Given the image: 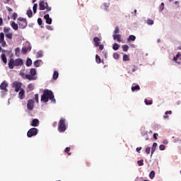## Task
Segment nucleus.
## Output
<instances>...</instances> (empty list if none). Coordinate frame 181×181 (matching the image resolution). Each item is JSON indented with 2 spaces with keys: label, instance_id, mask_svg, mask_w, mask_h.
<instances>
[{
  "label": "nucleus",
  "instance_id": "14",
  "mask_svg": "<svg viewBox=\"0 0 181 181\" xmlns=\"http://www.w3.org/2000/svg\"><path fill=\"white\" fill-rule=\"evenodd\" d=\"M101 41V40L100 39V37H95L93 38V42L95 43V46L96 47H98V46H100V42Z\"/></svg>",
  "mask_w": 181,
  "mask_h": 181
},
{
  "label": "nucleus",
  "instance_id": "10",
  "mask_svg": "<svg viewBox=\"0 0 181 181\" xmlns=\"http://www.w3.org/2000/svg\"><path fill=\"white\" fill-rule=\"evenodd\" d=\"M178 60H181V54L180 52H178L175 57H173V61L175 62V63H177V64H180V62Z\"/></svg>",
  "mask_w": 181,
  "mask_h": 181
},
{
  "label": "nucleus",
  "instance_id": "15",
  "mask_svg": "<svg viewBox=\"0 0 181 181\" xmlns=\"http://www.w3.org/2000/svg\"><path fill=\"white\" fill-rule=\"evenodd\" d=\"M18 98L20 100H23L25 98V90L21 89L18 93Z\"/></svg>",
  "mask_w": 181,
  "mask_h": 181
},
{
  "label": "nucleus",
  "instance_id": "18",
  "mask_svg": "<svg viewBox=\"0 0 181 181\" xmlns=\"http://www.w3.org/2000/svg\"><path fill=\"white\" fill-rule=\"evenodd\" d=\"M158 146V143H153V146L151 147V156H152V155H153V153L155 152V151H156V148Z\"/></svg>",
  "mask_w": 181,
  "mask_h": 181
},
{
  "label": "nucleus",
  "instance_id": "44",
  "mask_svg": "<svg viewBox=\"0 0 181 181\" xmlns=\"http://www.w3.org/2000/svg\"><path fill=\"white\" fill-rule=\"evenodd\" d=\"M28 88H29V90H30L31 91L33 90V89L35 88L34 86H33V84L32 83H30L28 84Z\"/></svg>",
  "mask_w": 181,
  "mask_h": 181
},
{
  "label": "nucleus",
  "instance_id": "63",
  "mask_svg": "<svg viewBox=\"0 0 181 181\" xmlns=\"http://www.w3.org/2000/svg\"><path fill=\"white\" fill-rule=\"evenodd\" d=\"M36 2V0H33V4H35Z\"/></svg>",
  "mask_w": 181,
  "mask_h": 181
},
{
  "label": "nucleus",
  "instance_id": "24",
  "mask_svg": "<svg viewBox=\"0 0 181 181\" xmlns=\"http://www.w3.org/2000/svg\"><path fill=\"white\" fill-rule=\"evenodd\" d=\"M25 78L27 80H36V77L29 74L25 75Z\"/></svg>",
  "mask_w": 181,
  "mask_h": 181
},
{
  "label": "nucleus",
  "instance_id": "38",
  "mask_svg": "<svg viewBox=\"0 0 181 181\" xmlns=\"http://www.w3.org/2000/svg\"><path fill=\"white\" fill-rule=\"evenodd\" d=\"M70 147H66L64 150V152L66 153H68L69 156L71 155V153L70 152Z\"/></svg>",
  "mask_w": 181,
  "mask_h": 181
},
{
  "label": "nucleus",
  "instance_id": "60",
  "mask_svg": "<svg viewBox=\"0 0 181 181\" xmlns=\"http://www.w3.org/2000/svg\"><path fill=\"white\" fill-rule=\"evenodd\" d=\"M1 52H3V53H6V52H8L7 50H5V49H1Z\"/></svg>",
  "mask_w": 181,
  "mask_h": 181
},
{
  "label": "nucleus",
  "instance_id": "13",
  "mask_svg": "<svg viewBox=\"0 0 181 181\" xmlns=\"http://www.w3.org/2000/svg\"><path fill=\"white\" fill-rule=\"evenodd\" d=\"M112 37L114 40H117L118 43H121V35L119 34H115L112 35Z\"/></svg>",
  "mask_w": 181,
  "mask_h": 181
},
{
  "label": "nucleus",
  "instance_id": "58",
  "mask_svg": "<svg viewBox=\"0 0 181 181\" xmlns=\"http://www.w3.org/2000/svg\"><path fill=\"white\" fill-rule=\"evenodd\" d=\"M163 144H164V145H168V140H164V141H163Z\"/></svg>",
  "mask_w": 181,
  "mask_h": 181
},
{
  "label": "nucleus",
  "instance_id": "21",
  "mask_svg": "<svg viewBox=\"0 0 181 181\" xmlns=\"http://www.w3.org/2000/svg\"><path fill=\"white\" fill-rule=\"evenodd\" d=\"M141 90V87L139 85H136L135 86H132V91H139Z\"/></svg>",
  "mask_w": 181,
  "mask_h": 181
},
{
  "label": "nucleus",
  "instance_id": "40",
  "mask_svg": "<svg viewBox=\"0 0 181 181\" xmlns=\"http://www.w3.org/2000/svg\"><path fill=\"white\" fill-rule=\"evenodd\" d=\"M2 40H5V35L4 34V33H0V42Z\"/></svg>",
  "mask_w": 181,
  "mask_h": 181
},
{
  "label": "nucleus",
  "instance_id": "12",
  "mask_svg": "<svg viewBox=\"0 0 181 181\" xmlns=\"http://www.w3.org/2000/svg\"><path fill=\"white\" fill-rule=\"evenodd\" d=\"M8 67L11 69L15 67V59H13V58L10 59L8 61Z\"/></svg>",
  "mask_w": 181,
  "mask_h": 181
},
{
  "label": "nucleus",
  "instance_id": "28",
  "mask_svg": "<svg viewBox=\"0 0 181 181\" xmlns=\"http://www.w3.org/2000/svg\"><path fill=\"white\" fill-rule=\"evenodd\" d=\"M168 115H172L171 110L166 111V112H165V116H164V118H165V119L169 118V116H168Z\"/></svg>",
  "mask_w": 181,
  "mask_h": 181
},
{
  "label": "nucleus",
  "instance_id": "26",
  "mask_svg": "<svg viewBox=\"0 0 181 181\" xmlns=\"http://www.w3.org/2000/svg\"><path fill=\"white\" fill-rule=\"evenodd\" d=\"M30 75L33 76H36V69L32 68L30 70Z\"/></svg>",
  "mask_w": 181,
  "mask_h": 181
},
{
  "label": "nucleus",
  "instance_id": "22",
  "mask_svg": "<svg viewBox=\"0 0 181 181\" xmlns=\"http://www.w3.org/2000/svg\"><path fill=\"white\" fill-rule=\"evenodd\" d=\"M53 80H57L59 78V72L57 71H54L53 74Z\"/></svg>",
  "mask_w": 181,
  "mask_h": 181
},
{
  "label": "nucleus",
  "instance_id": "9",
  "mask_svg": "<svg viewBox=\"0 0 181 181\" xmlns=\"http://www.w3.org/2000/svg\"><path fill=\"white\" fill-rule=\"evenodd\" d=\"M14 62H15V66L16 67H18L19 66H23V59L21 58H17L16 60H14Z\"/></svg>",
  "mask_w": 181,
  "mask_h": 181
},
{
  "label": "nucleus",
  "instance_id": "30",
  "mask_svg": "<svg viewBox=\"0 0 181 181\" xmlns=\"http://www.w3.org/2000/svg\"><path fill=\"white\" fill-rule=\"evenodd\" d=\"M112 49L113 50H118V49H119V45L115 43L112 46Z\"/></svg>",
  "mask_w": 181,
  "mask_h": 181
},
{
  "label": "nucleus",
  "instance_id": "19",
  "mask_svg": "<svg viewBox=\"0 0 181 181\" xmlns=\"http://www.w3.org/2000/svg\"><path fill=\"white\" fill-rule=\"evenodd\" d=\"M1 59L4 64H6V63H8V59H6V55H5V54H1Z\"/></svg>",
  "mask_w": 181,
  "mask_h": 181
},
{
  "label": "nucleus",
  "instance_id": "25",
  "mask_svg": "<svg viewBox=\"0 0 181 181\" xmlns=\"http://www.w3.org/2000/svg\"><path fill=\"white\" fill-rule=\"evenodd\" d=\"M136 71V66L134 65L133 66L129 67V73H134Z\"/></svg>",
  "mask_w": 181,
  "mask_h": 181
},
{
  "label": "nucleus",
  "instance_id": "32",
  "mask_svg": "<svg viewBox=\"0 0 181 181\" xmlns=\"http://www.w3.org/2000/svg\"><path fill=\"white\" fill-rule=\"evenodd\" d=\"M122 49H123V52H128V49H129V47L128 45H124L122 46Z\"/></svg>",
  "mask_w": 181,
  "mask_h": 181
},
{
  "label": "nucleus",
  "instance_id": "33",
  "mask_svg": "<svg viewBox=\"0 0 181 181\" xmlns=\"http://www.w3.org/2000/svg\"><path fill=\"white\" fill-rule=\"evenodd\" d=\"M33 11L34 13H36L37 11V4H34L33 7Z\"/></svg>",
  "mask_w": 181,
  "mask_h": 181
},
{
  "label": "nucleus",
  "instance_id": "29",
  "mask_svg": "<svg viewBox=\"0 0 181 181\" xmlns=\"http://www.w3.org/2000/svg\"><path fill=\"white\" fill-rule=\"evenodd\" d=\"M40 62H42V60H36L34 62V66H35V67H40Z\"/></svg>",
  "mask_w": 181,
  "mask_h": 181
},
{
  "label": "nucleus",
  "instance_id": "56",
  "mask_svg": "<svg viewBox=\"0 0 181 181\" xmlns=\"http://www.w3.org/2000/svg\"><path fill=\"white\" fill-rule=\"evenodd\" d=\"M2 25H4V20L0 17V26H2Z\"/></svg>",
  "mask_w": 181,
  "mask_h": 181
},
{
  "label": "nucleus",
  "instance_id": "5",
  "mask_svg": "<svg viewBox=\"0 0 181 181\" xmlns=\"http://www.w3.org/2000/svg\"><path fill=\"white\" fill-rule=\"evenodd\" d=\"M12 88H15L16 93H19L22 90V83L16 81L12 83Z\"/></svg>",
  "mask_w": 181,
  "mask_h": 181
},
{
  "label": "nucleus",
  "instance_id": "55",
  "mask_svg": "<svg viewBox=\"0 0 181 181\" xmlns=\"http://www.w3.org/2000/svg\"><path fill=\"white\" fill-rule=\"evenodd\" d=\"M158 136H159V134H158V133L153 134V138H154V139H158Z\"/></svg>",
  "mask_w": 181,
  "mask_h": 181
},
{
  "label": "nucleus",
  "instance_id": "2",
  "mask_svg": "<svg viewBox=\"0 0 181 181\" xmlns=\"http://www.w3.org/2000/svg\"><path fill=\"white\" fill-rule=\"evenodd\" d=\"M66 129H67L66 119L62 118L58 123V131L59 132H66Z\"/></svg>",
  "mask_w": 181,
  "mask_h": 181
},
{
  "label": "nucleus",
  "instance_id": "57",
  "mask_svg": "<svg viewBox=\"0 0 181 181\" xmlns=\"http://www.w3.org/2000/svg\"><path fill=\"white\" fill-rule=\"evenodd\" d=\"M52 127H54V128H55V127H57V122H54L52 124Z\"/></svg>",
  "mask_w": 181,
  "mask_h": 181
},
{
  "label": "nucleus",
  "instance_id": "6",
  "mask_svg": "<svg viewBox=\"0 0 181 181\" xmlns=\"http://www.w3.org/2000/svg\"><path fill=\"white\" fill-rule=\"evenodd\" d=\"M35 135H37V129L36 128H31L27 133L28 138H32V136H35Z\"/></svg>",
  "mask_w": 181,
  "mask_h": 181
},
{
  "label": "nucleus",
  "instance_id": "54",
  "mask_svg": "<svg viewBox=\"0 0 181 181\" xmlns=\"http://www.w3.org/2000/svg\"><path fill=\"white\" fill-rule=\"evenodd\" d=\"M103 49H104V45L99 44V50H103Z\"/></svg>",
  "mask_w": 181,
  "mask_h": 181
},
{
  "label": "nucleus",
  "instance_id": "53",
  "mask_svg": "<svg viewBox=\"0 0 181 181\" xmlns=\"http://www.w3.org/2000/svg\"><path fill=\"white\" fill-rule=\"evenodd\" d=\"M142 149V147H137L136 148V152H138V153H141V150Z\"/></svg>",
  "mask_w": 181,
  "mask_h": 181
},
{
  "label": "nucleus",
  "instance_id": "20",
  "mask_svg": "<svg viewBox=\"0 0 181 181\" xmlns=\"http://www.w3.org/2000/svg\"><path fill=\"white\" fill-rule=\"evenodd\" d=\"M136 37H135V35H131L129 36V37L127 38L128 42H134V40H136Z\"/></svg>",
  "mask_w": 181,
  "mask_h": 181
},
{
  "label": "nucleus",
  "instance_id": "46",
  "mask_svg": "<svg viewBox=\"0 0 181 181\" xmlns=\"http://www.w3.org/2000/svg\"><path fill=\"white\" fill-rule=\"evenodd\" d=\"M113 57L117 60L118 59H119V54L118 53H115L113 54Z\"/></svg>",
  "mask_w": 181,
  "mask_h": 181
},
{
  "label": "nucleus",
  "instance_id": "50",
  "mask_svg": "<svg viewBox=\"0 0 181 181\" xmlns=\"http://www.w3.org/2000/svg\"><path fill=\"white\" fill-rule=\"evenodd\" d=\"M160 151H165V145L161 144L159 146Z\"/></svg>",
  "mask_w": 181,
  "mask_h": 181
},
{
  "label": "nucleus",
  "instance_id": "37",
  "mask_svg": "<svg viewBox=\"0 0 181 181\" xmlns=\"http://www.w3.org/2000/svg\"><path fill=\"white\" fill-rule=\"evenodd\" d=\"M13 36V33H9L6 35V37H7V39H12Z\"/></svg>",
  "mask_w": 181,
  "mask_h": 181
},
{
  "label": "nucleus",
  "instance_id": "61",
  "mask_svg": "<svg viewBox=\"0 0 181 181\" xmlns=\"http://www.w3.org/2000/svg\"><path fill=\"white\" fill-rule=\"evenodd\" d=\"M18 52H19V48L16 49V53H18Z\"/></svg>",
  "mask_w": 181,
  "mask_h": 181
},
{
  "label": "nucleus",
  "instance_id": "49",
  "mask_svg": "<svg viewBox=\"0 0 181 181\" xmlns=\"http://www.w3.org/2000/svg\"><path fill=\"white\" fill-rule=\"evenodd\" d=\"M9 30H11V28H6V27H5V28H4V33H8V32H9Z\"/></svg>",
  "mask_w": 181,
  "mask_h": 181
},
{
  "label": "nucleus",
  "instance_id": "11",
  "mask_svg": "<svg viewBox=\"0 0 181 181\" xmlns=\"http://www.w3.org/2000/svg\"><path fill=\"white\" fill-rule=\"evenodd\" d=\"M44 18L45 19L47 25H52V18H50V16L49 14L45 15Z\"/></svg>",
  "mask_w": 181,
  "mask_h": 181
},
{
  "label": "nucleus",
  "instance_id": "17",
  "mask_svg": "<svg viewBox=\"0 0 181 181\" xmlns=\"http://www.w3.org/2000/svg\"><path fill=\"white\" fill-rule=\"evenodd\" d=\"M11 26L13 29V30H18V29H19V25L14 21L11 22Z\"/></svg>",
  "mask_w": 181,
  "mask_h": 181
},
{
  "label": "nucleus",
  "instance_id": "52",
  "mask_svg": "<svg viewBox=\"0 0 181 181\" xmlns=\"http://www.w3.org/2000/svg\"><path fill=\"white\" fill-rule=\"evenodd\" d=\"M37 23H38V25H40V26L42 25V18H39L37 19Z\"/></svg>",
  "mask_w": 181,
  "mask_h": 181
},
{
  "label": "nucleus",
  "instance_id": "36",
  "mask_svg": "<svg viewBox=\"0 0 181 181\" xmlns=\"http://www.w3.org/2000/svg\"><path fill=\"white\" fill-rule=\"evenodd\" d=\"M149 177L150 179H153V177H155V171L153 170L151 171L149 174Z\"/></svg>",
  "mask_w": 181,
  "mask_h": 181
},
{
  "label": "nucleus",
  "instance_id": "51",
  "mask_svg": "<svg viewBox=\"0 0 181 181\" xmlns=\"http://www.w3.org/2000/svg\"><path fill=\"white\" fill-rule=\"evenodd\" d=\"M35 100L36 103H39V95H37V94L35 95Z\"/></svg>",
  "mask_w": 181,
  "mask_h": 181
},
{
  "label": "nucleus",
  "instance_id": "8",
  "mask_svg": "<svg viewBox=\"0 0 181 181\" xmlns=\"http://www.w3.org/2000/svg\"><path fill=\"white\" fill-rule=\"evenodd\" d=\"M34 104H35V102L33 101V100L32 99L28 100V104H27V108L28 110H29V111H32V110H33Z\"/></svg>",
  "mask_w": 181,
  "mask_h": 181
},
{
  "label": "nucleus",
  "instance_id": "4",
  "mask_svg": "<svg viewBox=\"0 0 181 181\" xmlns=\"http://www.w3.org/2000/svg\"><path fill=\"white\" fill-rule=\"evenodd\" d=\"M18 21H20L18 23V26H19L20 29H25V28H26V26H28V21L26 20V18L20 17L18 18Z\"/></svg>",
  "mask_w": 181,
  "mask_h": 181
},
{
  "label": "nucleus",
  "instance_id": "34",
  "mask_svg": "<svg viewBox=\"0 0 181 181\" xmlns=\"http://www.w3.org/2000/svg\"><path fill=\"white\" fill-rule=\"evenodd\" d=\"M27 15H28V18H32L33 13L32 12V11L30 9H29L27 11Z\"/></svg>",
  "mask_w": 181,
  "mask_h": 181
},
{
  "label": "nucleus",
  "instance_id": "35",
  "mask_svg": "<svg viewBox=\"0 0 181 181\" xmlns=\"http://www.w3.org/2000/svg\"><path fill=\"white\" fill-rule=\"evenodd\" d=\"M146 105H152V100H148L147 99L144 100Z\"/></svg>",
  "mask_w": 181,
  "mask_h": 181
},
{
  "label": "nucleus",
  "instance_id": "48",
  "mask_svg": "<svg viewBox=\"0 0 181 181\" xmlns=\"http://www.w3.org/2000/svg\"><path fill=\"white\" fill-rule=\"evenodd\" d=\"M12 18H13V21H16V18H18V13H13L12 15Z\"/></svg>",
  "mask_w": 181,
  "mask_h": 181
},
{
  "label": "nucleus",
  "instance_id": "62",
  "mask_svg": "<svg viewBox=\"0 0 181 181\" xmlns=\"http://www.w3.org/2000/svg\"><path fill=\"white\" fill-rule=\"evenodd\" d=\"M105 57L107 59V53L105 52Z\"/></svg>",
  "mask_w": 181,
  "mask_h": 181
},
{
  "label": "nucleus",
  "instance_id": "43",
  "mask_svg": "<svg viewBox=\"0 0 181 181\" xmlns=\"http://www.w3.org/2000/svg\"><path fill=\"white\" fill-rule=\"evenodd\" d=\"M0 43L2 46V47H5V46H6V41L5 40H3L2 41H0Z\"/></svg>",
  "mask_w": 181,
  "mask_h": 181
},
{
  "label": "nucleus",
  "instance_id": "45",
  "mask_svg": "<svg viewBox=\"0 0 181 181\" xmlns=\"http://www.w3.org/2000/svg\"><path fill=\"white\" fill-rule=\"evenodd\" d=\"M145 151L146 153H147V155H149V153H151V147H146Z\"/></svg>",
  "mask_w": 181,
  "mask_h": 181
},
{
  "label": "nucleus",
  "instance_id": "7",
  "mask_svg": "<svg viewBox=\"0 0 181 181\" xmlns=\"http://www.w3.org/2000/svg\"><path fill=\"white\" fill-rule=\"evenodd\" d=\"M8 83L6 81H4L0 85V90H1V93H8Z\"/></svg>",
  "mask_w": 181,
  "mask_h": 181
},
{
  "label": "nucleus",
  "instance_id": "23",
  "mask_svg": "<svg viewBox=\"0 0 181 181\" xmlns=\"http://www.w3.org/2000/svg\"><path fill=\"white\" fill-rule=\"evenodd\" d=\"M25 65L27 66V67H30V66H32V59H30V58L27 59Z\"/></svg>",
  "mask_w": 181,
  "mask_h": 181
},
{
  "label": "nucleus",
  "instance_id": "3",
  "mask_svg": "<svg viewBox=\"0 0 181 181\" xmlns=\"http://www.w3.org/2000/svg\"><path fill=\"white\" fill-rule=\"evenodd\" d=\"M39 9L40 11H45V9H46L47 12H50V11H52V7L49 6L47 2H45V1H40Z\"/></svg>",
  "mask_w": 181,
  "mask_h": 181
},
{
  "label": "nucleus",
  "instance_id": "42",
  "mask_svg": "<svg viewBox=\"0 0 181 181\" xmlns=\"http://www.w3.org/2000/svg\"><path fill=\"white\" fill-rule=\"evenodd\" d=\"M147 24L148 25H153V20H152L151 18H148L147 19Z\"/></svg>",
  "mask_w": 181,
  "mask_h": 181
},
{
  "label": "nucleus",
  "instance_id": "16",
  "mask_svg": "<svg viewBox=\"0 0 181 181\" xmlns=\"http://www.w3.org/2000/svg\"><path fill=\"white\" fill-rule=\"evenodd\" d=\"M30 125L31 127H39V119H33Z\"/></svg>",
  "mask_w": 181,
  "mask_h": 181
},
{
  "label": "nucleus",
  "instance_id": "47",
  "mask_svg": "<svg viewBox=\"0 0 181 181\" xmlns=\"http://www.w3.org/2000/svg\"><path fill=\"white\" fill-rule=\"evenodd\" d=\"M22 53H23L24 54H26L28 53V48L26 47H23L22 48Z\"/></svg>",
  "mask_w": 181,
  "mask_h": 181
},
{
  "label": "nucleus",
  "instance_id": "39",
  "mask_svg": "<svg viewBox=\"0 0 181 181\" xmlns=\"http://www.w3.org/2000/svg\"><path fill=\"white\" fill-rule=\"evenodd\" d=\"M114 33H115V35H118V33H119V26L115 27Z\"/></svg>",
  "mask_w": 181,
  "mask_h": 181
},
{
  "label": "nucleus",
  "instance_id": "41",
  "mask_svg": "<svg viewBox=\"0 0 181 181\" xmlns=\"http://www.w3.org/2000/svg\"><path fill=\"white\" fill-rule=\"evenodd\" d=\"M138 166H144V160H140L137 161Z\"/></svg>",
  "mask_w": 181,
  "mask_h": 181
},
{
  "label": "nucleus",
  "instance_id": "31",
  "mask_svg": "<svg viewBox=\"0 0 181 181\" xmlns=\"http://www.w3.org/2000/svg\"><path fill=\"white\" fill-rule=\"evenodd\" d=\"M123 62H129V56L127 54L123 55Z\"/></svg>",
  "mask_w": 181,
  "mask_h": 181
},
{
  "label": "nucleus",
  "instance_id": "27",
  "mask_svg": "<svg viewBox=\"0 0 181 181\" xmlns=\"http://www.w3.org/2000/svg\"><path fill=\"white\" fill-rule=\"evenodd\" d=\"M95 62L96 63H98V64H100V63H101V58L100 57V56H98V54L95 55Z\"/></svg>",
  "mask_w": 181,
  "mask_h": 181
},
{
  "label": "nucleus",
  "instance_id": "64",
  "mask_svg": "<svg viewBox=\"0 0 181 181\" xmlns=\"http://www.w3.org/2000/svg\"><path fill=\"white\" fill-rule=\"evenodd\" d=\"M134 13L135 15H136V10H134Z\"/></svg>",
  "mask_w": 181,
  "mask_h": 181
},
{
  "label": "nucleus",
  "instance_id": "1",
  "mask_svg": "<svg viewBox=\"0 0 181 181\" xmlns=\"http://www.w3.org/2000/svg\"><path fill=\"white\" fill-rule=\"evenodd\" d=\"M49 100H50L51 103L56 104V99L54 98L53 92L50 90L45 89L41 96V101H43V103H47Z\"/></svg>",
  "mask_w": 181,
  "mask_h": 181
},
{
  "label": "nucleus",
  "instance_id": "59",
  "mask_svg": "<svg viewBox=\"0 0 181 181\" xmlns=\"http://www.w3.org/2000/svg\"><path fill=\"white\" fill-rule=\"evenodd\" d=\"M7 10L8 11V12H12V8H11L9 7L7 8Z\"/></svg>",
  "mask_w": 181,
  "mask_h": 181
}]
</instances>
